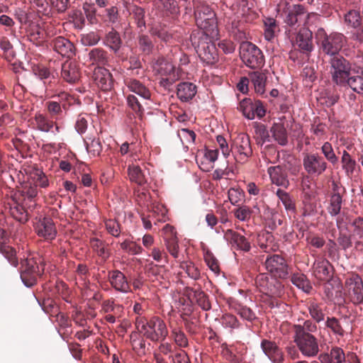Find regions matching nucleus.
Masks as SVG:
<instances>
[{"label":"nucleus","instance_id":"obj_1","mask_svg":"<svg viewBox=\"0 0 363 363\" xmlns=\"http://www.w3.org/2000/svg\"><path fill=\"white\" fill-rule=\"evenodd\" d=\"M190 40L198 55L203 62L213 65L217 62L218 51L208 33L203 30H194L191 34Z\"/></svg>","mask_w":363,"mask_h":363},{"label":"nucleus","instance_id":"obj_2","mask_svg":"<svg viewBox=\"0 0 363 363\" xmlns=\"http://www.w3.org/2000/svg\"><path fill=\"white\" fill-rule=\"evenodd\" d=\"M128 88L141 97L140 100L135 95H129L127 98L129 106L141 120L143 116V105L146 104L147 101L150 99L151 93L143 84L136 79H131L128 82Z\"/></svg>","mask_w":363,"mask_h":363},{"label":"nucleus","instance_id":"obj_3","mask_svg":"<svg viewBox=\"0 0 363 363\" xmlns=\"http://www.w3.org/2000/svg\"><path fill=\"white\" fill-rule=\"evenodd\" d=\"M45 269L43 258L40 257L25 259L22 262L21 277L27 286H33L37 281V277L40 276Z\"/></svg>","mask_w":363,"mask_h":363},{"label":"nucleus","instance_id":"obj_4","mask_svg":"<svg viewBox=\"0 0 363 363\" xmlns=\"http://www.w3.org/2000/svg\"><path fill=\"white\" fill-rule=\"evenodd\" d=\"M240 55L243 63L251 69H260L264 64L262 52L250 42L245 41L240 44Z\"/></svg>","mask_w":363,"mask_h":363},{"label":"nucleus","instance_id":"obj_5","mask_svg":"<svg viewBox=\"0 0 363 363\" xmlns=\"http://www.w3.org/2000/svg\"><path fill=\"white\" fill-rule=\"evenodd\" d=\"M316 38L321 45L323 52L333 57L338 55L345 40V36L342 34L333 33L327 35L323 28H319L317 30Z\"/></svg>","mask_w":363,"mask_h":363},{"label":"nucleus","instance_id":"obj_6","mask_svg":"<svg viewBox=\"0 0 363 363\" xmlns=\"http://www.w3.org/2000/svg\"><path fill=\"white\" fill-rule=\"evenodd\" d=\"M194 14L196 23L200 28L199 30L213 34L217 27L215 12L208 6L200 5L196 7Z\"/></svg>","mask_w":363,"mask_h":363},{"label":"nucleus","instance_id":"obj_7","mask_svg":"<svg viewBox=\"0 0 363 363\" xmlns=\"http://www.w3.org/2000/svg\"><path fill=\"white\" fill-rule=\"evenodd\" d=\"M332 79L337 85H342L350 75L351 63L342 55L333 57L330 60Z\"/></svg>","mask_w":363,"mask_h":363},{"label":"nucleus","instance_id":"obj_8","mask_svg":"<svg viewBox=\"0 0 363 363\" xmlns=\"http://www.w3.org/2000/svg\"><path fill=\"white\" fill-rule=\"evenodd\" d=\"M231 150H235V155L229 160L231 163L234 161L243 163L252 155V149L251 147L250 139L248 135L240 133L234 140L231 145Z\"/></svg>","mask_w":363,"mask_h":363},{"label":"nucleus","instance_id":"obj_9","mask_svg":"<svg viewBox=\"0 0 363 363\" xmlns=\"http://www.w3.org/2000/svg\"><path fill=\"white\" fill-rule=\"evenodd\" d=\"M155 65V69L161 76L160 84L165 89H169L179 79L174 65L164 57H159Z\"/></svg>","mask_w":363,"mask_h":363},{"label":"nucleus","instance_id":"obj_10","mask_svg":"<svg viewBox=\"0 0 363 363\" xmlns=\"http://www.w3.org/2000/svg\"><path fill=\"white\" fill-rule=\"evenodd\" d=\"M257 286L264 296L279 297L283 293V285L277 279L264 274H259L255 280Z\"/></svg>","mask_w":363,"mask_h":363},{"label":"nucleus","instance_id":"obj_11","mask_svg":"<svg viewBox=\"0 0 363 363\" xmlns=\"http://www.w3.org/2000/svg\"><path fill=\"white\" fill-rule=\"evenodd\" d=\"M303 167L306 172L311 176H320L327 168L328 163L317 153H305L303 157Z\"/></svg>","mask_w":363,"mask_h":363},{"label":"nucleus","instance_id":"obj_12","mask_svg":"<svg viewBox=\"0 0 363 363\" xmlns=\"http://www.w3.org/2000/svg\"><path fill=\"white\" fill-rule=\"evenodd\" d=\"M294 342L304 357H315L320 351L318 340L314 335L294 336Z\"/></svg>","mask_w":363,"mask_h":363},{"label":"nucleus","instance_id":"obj_13","mask_svg":"<svg viewBox=\"0 0 363 363\" xmlns=\"http://www.w3.org/2000/svg\"><path fill=\"white\" fill-rule=\"evenodd\" d=\"M168 330L165 323L157 317H154L148 322L144 337L153 342L163 341L167 336Z\"/></svg>","mask_w":363,"mask_h":363},{"label":"nucleus","instance_id":"obj_14","mask_svg":"<svg viewBox=\"0 0 363 363\" xmlns=\"http://www.w3.org/2000/svg\"><path fill=\"white\" fill-rule=\"evenodd\" d=\"M345 286L346 294L354 304L363 301V281L358 275L347 279Z\"/></svg>","mask_w":363,"mask_h":363},{"label":"nucleus","instance_id":"obj_15","mask_svg":"<svg viewBox=\"0 0 363 363\" xmlns=\"http://www.w3.org/2000/svg\"><path fill=\"white\" fill-rule=\"evenodd\" d=\"M266 268L269 272L274 274V277L284 279L287 277L288 265L285 259L280 255H274L265 261Z\"/></svg>","mask_w":363,"mask_h":363},{"label":"nucleus","instance_id":"obj_16","mask_svg":"<svg viewBox=\"0 0 363 363\" xmlns=\"http://www.w3.org/2000/svg\"><path fill=\"white\" fill-rule=\"evenodd\" d=\"M69 96V94L67 92L62 91L52 96L53 101L46 102L48 111L52 118H57L62 114L63 110L67 108L65 101L68 100Z\"/></svg>","mask_w":363,"mask_h":363},{"label":"nucleus","instance_id":"obj_17","mask_svg":"<svg viewBox=\"0 0 363 363\" xmlns=\"http://www.w3.org/2000/svg\"><path fill=\"white\" fill-rule=\"evenodd\" d=\"M163 238L166 248L169 253L174 258L179 256V244L177 231L172 225L167 224L162 229Z\"/></svg>","mask_w":363,"mask_h":363},{"label":"nucleus","instance_id":"obj_18","mask_svg":"<svg viewBox=\"0 0 363 363\" xmlns=\"http://www.w3.org/2000/svg\"><path fill=\"white\" fill-rule=\"evenodd\" d=\"M92 78L96 85L104 91L111 90L113 86L112 75L110 72L104 67H96Z\"/></svg>","mask_w":363,"mask_h":363},{"label":"nucleus","instance_id":"obj_19","mask_svg":"<svg viewBox=\"0 0 363 363\" xmlns=\"http://www.w3.org/2000/svg\"><path fill=\"white\" fill-rule=\"evenodd\" d=\"M53 50L67 58H71L75 55L74 45L67 38L59 36L53 39L51 42Z\"/></svg>","mask_w":363,"mask_h":363},{"label":"nucleus","instance_id":"obj_20","mask_svg":"<svg viewBox=\"0 0 363 363\" xmlns=\"http://www.w3.org/2000/svg\"><path fill=\"white\" fill-rule=\"evenodd\" d=\"M35 230L38 236L47 240H52L55 238L57 230L52 218L45 217L35 225Z\"/></svg>","mask_w":363,"mask_h":363},{"label":"nucleus","instance_id":"obj_21","mask_svg":"<svg viewBox=\"0 0 363 363\" xmlns=\"http://www.w3.org/2000/svg\"><path fill=\"white\" fill-rule=\"evenodd\" d=\"M224 237L233 246H235L238 249L249 252L251 248L250 242L247 238L236 231L228 229L225 232Z\"/></svg>","mask_w":363,"mask_h":363},{"label":"nucleus","instance_id":"obj_22","mask_svg":"<svg viewBox=\"0 0 363 363\" xmlns=\"http://www.w3.org/2000/svg\"><path fill=\"white\" fill-rule=\"evenodd\" d=\"M331 265L325 259H318L315 261L313 266L314 276L320 281H328L332 277Z\"/></svg>","mask_w":363,"mask_h":363},{"label":"nucleus","instance_id":"obj_23","mask_svg":"<svg viewBox=\"0 0 363 363\" xmlns=\"http://www.w3.org/2000/svg\"><path fill=\"white\" fill-rule=\"evenodd\" d=\"M80 69L77 62L66 61L62 66V77L69 83H74L80 78Z\"/></svg>","mask_w":363,"mask_h":363},{"label":"nucleus","instance_id":"obj_24","mask_svg":"<svg viewBox=\"0 0 363 363\" xmlns=\"http://www.w3.org/2000/svg\"><path fill=\"white\" fill-rule=\"evenodd\" d=\"M261 347L265 354L274 363L283 362V353L274 342L263 340L261 343Z\"/></svg>","mask_w":363,"mask_h":363},{"label":"nucleus","instance_id":"obj_25","mask_svg":"<svg viewBox=\"0 0 363 363\" xmlns=\"http://www.w3.org/2000/svg\"><path fill=\"white\" fill-rule=\"evenodd\" d=\"M108 280L111 286L118 291L127 292L130 289L125 276L119 270L109 272Z\"/></svg>","mask_w":363,"mask_h":363},{"label":"nucleus","instance_id":"obj_26","mask_svg":"<svg viewBox=\"0 0 363 363\" xmlns=\"http://www.w3.org/2000/svg\"><path fill=\"white\" fill-rule=\"evenodd\" d=\"M147 276L152 282H157L166 286L168 283V273L164 265L150 264Z\"/></svg>","mask_w":363,"mask_h":363},{"label":"nucleus","instance_id":"obj_27","mask_svg":"<svg viewBox=\"0 0 363 363\" xmlns=\"http://www.w3.org/2000/svg\"><path fill=\"white\" fill-rule=\"evenodd\" d=\"M196 91V86L191 82H182L177 85V94L182 101H188L192 99Z\"/></svg>","mask_w":363,"mask_h":363},{"label":"nucleus","instance_id":"obj_28","mask_svg":"<svg viewBox=\"0 0 363 363\" xmlns=\"http://www.w3.org/2000/svg\"><path fill=\"white\" fill-rule=\"evenodd\" d=\"M296 43L303 51L311 52L313 48L312 32L306 28L300 29L296 36Z\"/></svg>","mask_w":363,"mask_h":363},{"label":"nucleus","instance_id":"obj_29","mask_svg":"<svg viewBox=\"0 0 363 363\" xmlns=\"http://www.w3.org/2000/svg\"><path fill=\"white\" fill-rule=\"evenodd\" d=\"M104 43L110 48L114 53H116L122 46V39L120 33L113 28L108 32L104 38Z\"/></svg>","mask_w":363,"mask_h":363},{"label":"nucleus","instance_id":"obj_30","mask_svg":"<svg viewBox=\"0 0 363 363\" xmlns=\"http://www.w3.org/2000/svg\"><path fill=\"white\" fill-rule=\"evenodd\" d=\"M294 226L296 230L286 228V233L284 236V240L290 243L297 242L304 237L306 231L304 225L300 222H296Z\"/></svg>","mask_w":363,"mask_h":363},{"label":"nucleus","instance_id":"obj_31","mask_svg":"<svg viewBox=\"0 0 363 363\" xmlns=\"http://www.w3.org/2000/svg\"><path fill=\"white\" fill-rule=\"evenodd\" d=\"M137 45L141 54L150 56L153 53L155 45L150 37L146 34L139 35L137 38Z\"/></svg>","mask_w":363,"mask_h":363},{"label":"nucleus","instance_id":"obj_32","mask_svg":"<svg viewBox=\"0 0 363 363\" xmlns=\"http://www.w3.org/2000/svg\"><path fill=\"white\" fill-rule=\"evenodd\" d=\"M268 173L273 184L284 187L289 186V182L283 174L282 169L280 166L270 167L268 169Z\"/></svg>","mask_w":363,"mask_h":363},{"label":"nucleus","instance_id":"obj_33","mask_svg":"<svg viewBox=\"0 0 363 363\" xmlns=\"http://www.w3.org/2000/svg\"><path fill=\"white\" fill-rule=\"evenodd\" d=\"M156 7L167 14L179 13V7L176 0H155Z\"/></svg>","mask_w":363,"mask_h":363},{"label":"nucleus","instance_id":"obj_34","mask_svg":"<svg viewBox=\"0 0 363 363\" xmlns=\"http://www.w3.org/2000/svg\"><path fill=\"white\" fill-rule=\"evenodd\" d=\"M294 336L313 335L312 333L317 330V326L311 320H307L303 325L296 324L293 325Z\"/></svg>","mask_w":363,"mask_h":363},{"label":"nucleus","instance_id":"obj_35","mask_svg":"<svg viewBox=\"0 0 363 363\" xmlns=\"http://www.w3.org/2000/svg\"><path fill=\"white\" fill-rule=\"evenodd\" d=\"M341 164L347 177L352 178L356 169L357 162L346 150L342 152Z\"/></svg>","mask_w":363,"mask_h":363},{"label":"nucleus","instance_id":"obj_36","mask_svg":"<svg viewBox=\"0 0 363 363\" xmlns=\"http://www.w3.org/2000/svg\"><path fill=\"white\" fill-rule=\"evenodd\" d=\"M306 13V11L302 5H294L288 13L286 22L289 26H293L301 19Z\"/></svg>","mask_w":363,"mask_h":363},{"label":"nucleus","instance_id":"obj_37","mask_svg":"<svg viewBox=\"0 0 363 363\" xmlns=\"http://www.w3.org/2000/svg\"><path fill=\"white\" fill-rule=\"evenodd\" d=\"M252 82L254 84L256 93L263 94L265 92L266 75L259 71H255L250 74Z\"/></svg>","mask_w":363,"mask_h":363},{"label":"nucleus","instance_id":"obj_38","mask_svg":"<svg viewBox=\"0 0 363 363\" xmlns=\"http://www.w3.org/2000/svg\"><path fill=\"white\" fill-rule=\"evenodd\" d=\"M130 15L133 16L138 28L143 30L146 28L145 11L143 8L133 5L130 9Z\"/></svg>","mask_w":363,"mask_h":363},{"label":"nucleus","instance_id":"obj_39","mask_svg":"<svg viewBox=\"0 0 363 363\" xmlns=\"http://www.w3.org/2000/svg\"><path fill=\"white\" fill-rule=\"evenodd\" d=\"M13 202L14 206L10 207L11 215L18 221L22 223H26L30 217V213L25 208H23V206L20 203Z\"/></svg>","mask_w":363,"mask_h":363},{"label":"nucleus","instance_id":"obj_40","mask_svg":"<svg viewBox=\"0 0 363 363\" xmlns=\"http://www.w3.org/2000/svg\"><path fill=\"white\" fill-rule=\"evenodd\" d=\"M89 57L91 64L105 65L108 62L107 52L100 48L92 49L89 52Z\"/></svg>","mask_w":363,"mask_h":363},{"label":"nucleus","instance_id":"obj_41","mask_svg":"<svg viewBox=\"0 0 363 363\" xmlns=\"http://www.w3.org/2000/svg\"><path fill=\"white\" fill-rule=\"evenodd\" d=\"M271 131L276 141L281 145H285L288 143V137L286 128L281 123H275L272 126Z\"/></svg>","mask_w":363,"mask_h":363},{"label":"nucleus","instance_id":"obj_42","mask_svg":"<svg viewBox=\"0 0 363 363\" xmlns=\"http://www.w3.org/2000/svg\"><path fill=\"white\" fill-rule=\"evenodd\" d=\"M128 175L131 182L140 186L147 183V179L139 166H130L128 167Z\"/></svg>","mask_w":363,"mask_h":363},{"label":"nucleus","instance_id":"obj_43","mask_svg":"<svg viewBox=\"0 0 363 363\" xmlns=\"http://www.w3.org/2000/svg\"><path fill=\"white\" fill-rule=\"evenodd\" d=\"M149 32L151 35L156 36L165 43H170L172 40V35L167 31L160 24L152 25Z\"/></svg>","mask_w":363,"mask_h":363},{"label":"nucleus","instance_id":"obj_44","mask_svg":"<svg viewBox=\"0 0 363 363\" xmlns=\"http://www.w3.org/2000/svg\"><path fill=\"white\" fill-rule=\"evenodd\" d=\"M28 38L33 45L40 46L45 42V31L38 26H35L30 28Z\"/></svg>","mask_w":363,"mask_h":363},{"label":"nucleus","instance_id":"obj_45","mask_svg":"<svg viewBox=\"0 0 363 363\" xmlns=\"http://www.w3.org/2000/svg\"><path fill=\"white\" fill-rule=\"evenodd\" d=\"M342 86H350L354 91L358 94L363 93V77L359 75L349 76Z\"/></svg>","mask_w":363,"mask_h":363},{"label":"nucleus","instance_id":"obj_46","mask_svg":"<svg viewBox=\"0 0 363 363\" xmlns=\"http://www.w3.org/2000/svg\"><path fill=\"white\" fill-rule=\"evenodd\" d=\"M254 108L255 101H253L251 99L245 98L240 103L239 108L247 119H254Z\"/></svg>","mask_w":363,"mask_h":363},{"label":"nucleus","instance_id":"obj_47","mask_svg":"<svg viewBox=\"0 0 363 363\" xmlns=\"http://www.w3.org/2000/svg\"><path fill=\"white\" fill-rule=\"evenodd\" d=\"M30 7L35 10L39 15L49 16L50 9L47 0H28Z\"/></svg>","mask_w":363,"mask_h":363},{"label":"nucleus","instance_id":"obj_48","mask_svg":"<svg viewBox=\"0 0 363 363\" xmlns=\"http://www.w3.org/2000/svg\"><path fill=\"white\" fill-rule=\"evenodd\" d=\"M308 311L311 317L318 323L324 320L325 314L322 306L320 303L312 302L308 306Z\"/></svg>","mask_w":363,"mask_h":363},{"label":"nucleus","instance_id":"obj_49","mask_svg":"<svg viewBox=\"0 0 363 363\" xmlns=\"http://www.w3.org/2000/svg\"><path fill=\"white\" fill-rule=\"evenodd\" d=\"M12 201L16 203H20L25 208L30 214L35 210L37 206L35 198H26L22 196H12Z\"/></svg>","mask_w":363,"mask_h":363},{"label":"nucleus","instance_id":"obj_50","mask_svg":"<svg viewBox=\"0 0 363 363\" xmlns=\"http://www.w3.org/2000/svg\"><path fill=\"white\" fill-rule=\"evenodd\" d=\"M325 325L335 335L341 337L345 335V330L340 320L335 317H328L326 320Z\"/></svg>","mask_w":363,"mask_h":363},{"label":"nucleus","instance_id":"obj_51","mask_svg":"<svg viewBox=\"0 0 363 363\" xmlns=\"http://www.w3.org/2000/svg\"><path fill=\"white\" fill-rule=\"evenodd\" d=\"M35 121L36 122V125L38 128L44 132L52 131L54 132L52 129L54 127V123L52 121H50L45 116L42 114H38L35 117Z\"/></svg>","mask_w":363,"mask_h":363},{"label":"nucleus","instance_id":"obj_52","mask_svg":"<svg viewBox=\"0 0 363 363\" xmlns=\"http://www.w3.org/2000/svg\"><path fill=\"white\" fill-rule=\"evenodd\" d=\"M194 293L193 299L198 303V305L204 311H208L211 308V303L207 298L206 294L200 290H193Z\"/></svg>","mask_w":363,"mask_h":363},{"label":"nucleus","instance_id":"obj_53","mask_svg":"<svg viewBox=\"0 0 363 363\" xmlns=\"http://www.w3.org/2000/svg\"><path fill=\"white\" fill-rule=\"evenodd\" d=\"M91 246L94 250L100 256L104 261L109 257V252L106 245L98 239H93L91 240Z\"/></svg>","mask_w":363,"mask_h":363},{"label":"nucleus","instance_id":"obj_54","mask_svg":"<svg viewBox=\"0 0 363 363\" xmlns=\"http://www.w3.org/2000/svg\"><path fill=\"white\" fill-rule=\"evenodd\" d=\"M322 153L325 157V161L328 160L330 163L335 165L338 162V157L336 156L332 145L325 142L321 147Z\"/></svg>","mask_w":363,"mask_h":363},{"label":"nucleus","instance_id":"obj_55","mask_svg":"<svg viewBox=\"0 0 363 363\" xmlns=\"http://www.w3.org/2000/svg\"><path fill=\"white\" fill-rule=\"evenodd\" d=\"M343 196H333L330 195V206L328 211L331 216H337L340 213Z\"/></svg>","mask_w":363,"mask_h":363},{"label":"nucleus","instance_id":"obj_56","mask_svg":"<svg viewBox=\"0 0 363 363\" xmlns=\"http://www.w3.org/2000/svg\"><path fill=\"white\" fill-rule=\"evenodd\" d=\"M346 23L353 28H357L361 25L362 18L359 11L350 10L345 15Z\"/></svg>","mask_w":363,"mask_h":363},{"label":"nucleus","instance_id":"obj_57","mask_svg":"<svg viewBox=\"0 0 363 363\" xmlns=\"http://www.w3.org/2000/svg\"><path fill=\"white\" fill-rule=\"evenodd\" d=\"M0 252H1L9 259L11 264L15 267L18 265L16 251L12 247L7 245L6 243L2 242L0 243Z\"/></svg>","mask_w":363,"mask_h":363},{"label":"nucleus","instance_id":"obj_58","mask_svg":"<svg viewBox=\"0 0 363 363\" xmlns=\"http://www.w3.org/2000/svg\"><path fill=\"white\" fill-rule=\"evenodd\" d=\"M277 196L281 201L286 210L295 211V203L287 192L279 189L277 191Z\"/></svg>","mask_w":363,"mask_h":363},{"label":"nucleus","instance_id":"obj_59","mask_svg":"<svg viewBox=\"0 0 363 363\" xmlns=\"http://www.w3.org/2000/svg\"><path fill=\"white\" fill-rule=\"evenodd\" d=\"M291 281L294 285L306 293H309L312 289V286L303 274H294L291 277Z\"/></svg>","mask_w":363,"mask_h":363},{"label":"nucleus","instance_id":"obj_60","mask_svg":"<svg viewBox=\"0 0 363 363\" xmlns=\"http://www.w3.org/2000/svg\"><path fill=\"white\" fill-rule=\"evenodd\" d=\"M255 134L257 135V143L262 145L265 142L269 141V135L266 127L263 124H259L255 126Z\"/></svg>","mask_w":363,"mask_h":363},{"label":"nucleus","instance_id":"obj_61","mask_svg":"<svg viewBox=\"0 0 363 363\" xmlns=\"http://www.w3.org/2000/svg\"><path fill=\"white\" fill-rule=\"evenodd\" d=\"M38 195V190L35 186H25L22 190L18 191L12 196H22L26 198H35Z\"/></svg>","mask_w":363,"mask_h":363},{"label":"nucleus","instance_id":"obj_62","mask_svg":"<svg viewBox=\"0 0 363 363\" xmlns=\"http://www.w3.org/2000/svg\"><path fill=\"white\" fill-rule=\"evenodd\" d=\"M337 289L335 290L333 285L331 283H326L325 285V292L326 296L330 299L335 298H342V292L340 290V286L339 284L336 285Z\"/></svg>","mask_w":363,"mask_h":363},{"label":"nucleus","instance_id":"obj_63","mask_svg":"<svg viewBox=\"0 0 363 363\" xmlns=\"http://www.w3.org/2000/svg\"><path fill=\"white\" fill-rule=\"evenodd\" d=\"M329 354L333 363H343L345 361V353L340 347H333Z\"/></svg>","mask_w":363,"mask_h":363},{"label":"nucleus","instance_id":"obj_64","mask_svg":"<svg viewBox=\"0 0 363 363\" xmlns=\"http://www.w3.org/2000/svg\"><path fill=\"white\" fill-rule=\"evenodd\" d=\"M169 359L173 363H190L187 354L183 350L172 353L169 355Z\"/></svg>","mask_w":363,"mask_h":363}]
</instances>
